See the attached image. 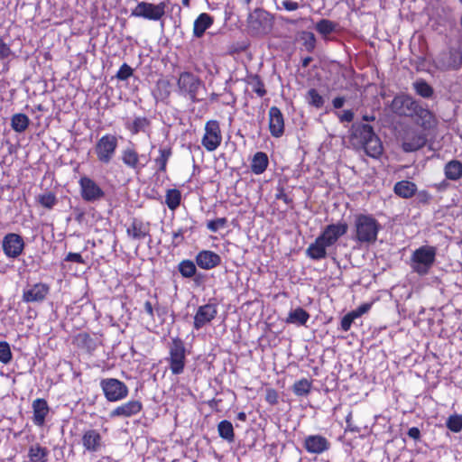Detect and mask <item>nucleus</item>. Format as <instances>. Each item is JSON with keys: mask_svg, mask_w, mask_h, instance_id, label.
Instances as JSON below:
<instances>
[{"mask_svg": "<svg viewBox=\"0 0 462 462\" xmlns=\"http://www.w3.org/2000/svg\"><path fill=\"white\" fill-rule=\"evenodd\" d=\"M352 129V136L356 142V144L362 148L368 156L378 158L383 153V143L371 125L355 124Z\"/></svg>", "mask_w": 462, "mask_h": 462, "instance_id": "1", "label": "nucleus"}, {"mask_svg": "<svg viewBox=\"0 0 462 462\" xmlns=\"http://www.w3.org/2000/svg\"><path fill=\"white\" fill-rule=\"evenodd\" d=\"M381 225L372 215L356 214L354 219L353 239L360 244H374Z\"/></svg>", "mask_w": 462, "mask_h": 462, "instance_id": "2", "label": "nucleus"}, {"mask_svg": "<svg viewBox=\"0 0 462 462\" xmlns=\"http://www.w3.org/2000/svg\"><path fill=\"white\" fill-rule=\"evenodd\" d=\"M437 255V248L432 245H421L414 250L410 258V267L420 276L430 273Z\"/></svg>", "mask_w": 462, "mask_h": 462, "instance_id": "3", "label": "nucleus"}, {"mask_svg": "<svg viewBox=\"0 0 462 462\" xmlns=\"http://www.w3.org/2000/svg\"><path fill=\"white\" fill-rule=\"evenodd\" d=\"M170 369L173 374H180L183 372L186 362V348L184 342L180 337H175L169 345Z\"/></svg>", "mask_w": 462, "mask_h": 462, "instance_id": "4", "label": "nucleus"}, {"mask_svg": "<svg viewBox=\"0 0 462 462\" xmlns=\"http://www.w3.org/2000/svg\"><path fill=\"white\" fill-rule=\"evenodd\" d=\"M179 93L182 96L188 97L193 103L198 102V92L203 86V82L191 72L180 73L178 82Z\"/></svg>", "mask_w": 462, "mask_h": 462, "instance_id": "5", "label": "nucleus"}, {"mask_svg": "<svg viewBox=\"0 0 462 462\" xmlns=\"http://www.w3.org/2000/svg\"><path fill=\"white\" fill-rule=\"evenodd\" d=\"M100 387L108 402H118L128 395V387L122 381L116 378H106L100 382Z\"/></svg>", "mask_w": 462, "mask_h": 462, "instance_id": "6", "label": "nucleus"}, {"mask_svg": "<svg viewBox=\"0 0 462 462\" xmlns=\"http://www.w3.org/2000/svg\"><path fill=\"white\" fill-rule=\"evenodd\" d=\"M118 145L117 137L114 134L103 135L96 143L95 152L97 160L107 164L113 159Z\"/></svg>", "mask_w": 462, "mask_h": 462, "instance_id": "7", "label": "nucleus"}, {"mask_svg": "<svg viewBox=\"0 0 462 462\" xmlns=\"http://www.w3.org/2000/svg\"><path fill=\"white\" fill-rule=\"evenodd\" d=\"M247 23L254 34H265L273 26L270 14L261 8L255 9L248 15Z\"/></svg>", "mask_w": 462, "mask_h": 462, "instance_id": "8", "label": "nucleus"}, {"mask_svg": "<svg viewBox=\"0 0 462 462\" xmlns=\"http://www.w3.org/2000/svg\"><path fill=\"white\" fill-rule=\"evenodd\" d=\"M419 102L409 95L401 94L394 97L390 109L400 116L413 117Z\"/></svg>", "mask_w": 462, "mask_h": 462, "instance_id": "9", "label": "nucleus"}, {"mask_svg": "<svg viewBox=\"0 0 462 462\" xmlns=\"http://www.w3.org/2000/svg\"><path fill=\"white\" fill-rule=\"evenodd\" d=\"M165 8L166 4L164 2H161L158 5L140 2L135 8L132 10L131 15L158 21L165 14Z\"/></svg>", "mask_w": 462, "mask_h": 462, "instance_id": "10", "label": "nucleus"}, {"mask_svg": "<svg viewBox=\"0 0 462 462\" xmlns=\"http://www.w3.org/2000/svg\"><path fill=\"white\" fill-rule=\"evenodd\" d=\"M222 135L219 124L216 120L208 121L205 125V134L202 138V145L208 152L215 151L221 143Z\"/></svg>", "mask_w": 462, "mask_h": 462, "instance_id": "11", "label": "nucleus"}, {"mask_svg": "<svg viewBox=\"0 0 462 462\" xmlns=\"http://www.w3.org/2000/svg\"><path fill=\"white\" fill-rule=\"evenodd\" d=\"M2 247L5 254L9 258H16L23 251L24 242L23 237L15 233H9L3 238Z\"/></svg>", "mask_w": 462, "mask_h": 462, "instance_id": "12", "label": "nucleus"}, {"mask_svg": "<svg viewBox=\"0 0 462 462\" xmlns=\"http://www.w3.org/2000/svg\"><path fill=\"white\" fill-rule=\"evenodd\" d=\"M435 65L441 70L457 69L462 65V54L457 50L442 52L436 58Z\"/></svg>", "mask_w": 462, "mask_h": 462, "instance_id": "13", "label": "nucleus"}, {"mask_svg": "<svg viewBox=\"0 0 462 462\" xmlns=\"http://www.w3.org/2000/svg\"><path fill=\"white\" fill-rule=\"evenodd\" d=\"M81 196L86 201H95L102 199L105 195L102 189L90 178L82 177L79 180Z\"/></svg>", "mask_w": 462, "mask_h": 462, "instance_id": "14", "label": "nucleus"}, {"mask_svg": "<svg viewBox=\"0 0 462 462\" xmlns=\"http://www.w3.org/2000/svg\"><path fill=\"white\" fill-rule=\"evenodd\" d=\"M126 234L134 240L141 241L146 237H149L151 240L150 224L148 222H143L141 219L134 218L126 228Z\"/></svg>", "mask_w": 462, "mask_h": 462, "instance_id": "15", "label": "nucleus"}, {"mask_svg": "<svg viewBox=\"0 0 462 462\" xmlns=\"http://www.w3.org/2000/svg\"><path fill=\"white\" fill-rule=\"evenodd\" d=\"M348 229L346 223L331 224L325 227L319 236L329 246L333 245L337 239L344 236Z\"/></svg>", "mask_w": 462, "mask_h": 462, "instance_id": "16", "label": "nucleus"}, {"mask_svg": "<svg viewBox=\"0 0 462 462\" xmlns=\"http://www.w3.org/2000/svg\"><path fill=\"white\" fill-rule=\"evenodd\" d=\"M269 129L273 137H281L284 133L283 115L277 106L269 109Z\"/></svg>", "mask_w": 462, "mask_h": 462, "instance_id": "17", "label": "nucleus"}, {"mask_svg": "<svg viewBox=\"0 0 462 462\" xmlns=\"http://www.w3.org/2000/svg\"><path fill=\"white\" fill-rule=\"evenodd\" d=\"M195 261L199 268L211 270L220 264L221 257L213 251L202 250L196 255Z\"/></svg>", "mask_w": 462, "mask_h": 462, "instance_id": "18", "label": "nucleus"}, {"mask_svg": "<svg viewBox=\"0 0 462 462\" xmlns=\"http://www.w3.org/2000/svg\"><path fill=\"white\" fill-rule=\"evenodd\" d=\"M143 405L141 402L133 400L129 401L110 411V418L121 417L128 418L141 411Z\"/></svg>", "mask_w": 462, "mask_h": 462, "instance_id": "19", "label": "nucleus"}, {"mask_svg": "<svg viewBox=\"0 0 462 462\" xmlns=\"http://www.w3.org/2000/svg\"><path fill=\"white\" fill-rule=\"evenodd\" d=\"M217 315V308L214 304H206L200 306L194 317V327L199 329L207 323L210 322Z\"/></svg>", "mask_w": 462, "mask_h": 462, "instance_id": "20", "label": "nucleus"}, {"mask_svg": "<svg viewBox=\"0 0 462 462\" xmlns=\"http://www.w3.org/2000/svg\"><path fill=\"white\" fill-rule=\"evenodd\" d=\"M304 447L312 454H321L330 447L328 439L320 435H311L305 439Z\"/></svg>", "mask_w": 462, "mask_h": 462, "instance_id": "21", "label": "nucleus"}, {"mask_svg": "<svg viewBox=\"0 0 462 462\" xmlns=\"http://www.w3.org/2000/svg\"><path fill=\"white\" fill-rule=\"evenodd\" d=\"M415 122L424 130H430L433 128L436 124V118L432 112L429 109L422 107L420 104L414 113Z\"/></svg>", "mask_w": 462, "mask_h": 462, "instance_id": "22", "label": "nucleus"}, {"mask_svg": "<svg viewBox=\"0 0 462 462\" xmlns=\"http://www.w3.org/2000/svg\"><path fill=\"white\" fill-rule=\"evenodd\" d=\"M49 292V287L43 283H37L23 291V300L26 302L42 301Z\"/></svg>", "mask_w": 462, "mask_h": 462, "instance_id": "23", "label": "nucleus"}, {"mask_svg": "<svg viewBox=\"0 0 462 462\" xmlns=\"http://www.w3.org/2000/svg\"><path fill=\"white\" fill-rule=\"evenodd\" d=\"M101 444V435L97 430H88L84 432L82 436V445L87 450L90 452H97L100 449Z\"/></svg>", "mask_w": 462, "mask_h": 462, "instance_id": "24", "label": "nucleus"}, {"mask_svg": "<svg viewBox=\"0 0 462 462\" xmlns=\"http://www.w3.org/2000/svg\"><path fill=\"white\" fill-rule=\"evenodd\" d=\"M33 410V423L37 426H42L45 422V418L49 413L50 408L46 400L38 398L32 402Z\"/></svg>", "mask_w": 462, "mask_h": 462, "instance_id": "25", "label": "nucleus"}, {"mask_svg": "<svg viewBox=\"0 0 462 462\" xmlns=\"http://www.w3.org/2000/svg\"><path fill=\"white\" fill-rule=\"evenodd\" d=\"M327 247L329 245L319 236L315 242L309 245L306 254L313 260L324 259L327 256Z\"/></svg>", "mask_w": 462, "mask_h": 462, "instance_id": "26", "label": "nucleus"}, {"mask_svg": "<svg viewBox=\"0 0 462 462\" xmlns=\"http://www.w3.org/2000/svg\"><path fill=\"white\" fill-rule=\"evenodd\" d=\"M121 159L125 165L139 172L144 164L140 163V156L138 152L131 147H127L122 152Z\"/></svg>", "mask_w": 462, "mask_h": 462, "instance_id": "27", "label": "nucleus"}, {"mask_svg": "<svg viewBox=\"0 0 462 462\" xmlns=\"http://www.w3.org/2000/svg\"><path fill=\"white\" fill-rule=\"evenodd\" d=\"M426 143V138L421 134H413L407 135L402 144V148L405 152H411L422 148Z\"/></svg>", "mask_w": 462, "mask_h": 462, "instance_id": "28", "label": "nucleus"}, {"mask_svg": "<svg viewBox=\"0 0 462 462\" xmlns=\"http://www.w3.org/2000/svg\"><path fill=\"white\" fill-rule=\"evenodd\" d=\"M393 190L399 197L410 199L416 194L417 186L410 180H401L395 183Z\"/></svg>", "mask_w": 462, "mask_h": 462, "instance_id": "29", "label": "nucleus"}, {"mask_svg": "<svg viewBox=\"0 0 462 462\" xmlns=\"http://www.w3.org/2000/svg\"><path fill=\"white\" fill-rule=\"evenodd\" d=\"M213 23V18L206 13L200 14L194 22L193 33L197 38H200L206 30Z\"/></svg>", "mask_w": 462, "mask_h": 462, "instance_id": "30", "label": "nucleus"}, {"mask_svg": "<svg viewBox=\"0 0 462 462\" xmlns=\"http://www.w3.org/2000/svg\"><path fill=\"white\" fill-rule=\"evenodd\" d=\"M310 319V314L300 307L296 308L289 312L288 317L285 319L286 323L305 325Z\"/></svg>", "mask_w": 462, "mask_h": 462, "instance_id": "31", "label": "nucleus"}, {"mask_svg": "<svg viewBox=\"0 0 462 462\" xmlns=\"http://www.w3.org/2000/svg\"><path fill=\"white\" fill-rule=\"evenodd\" d=\"M49 450L40 444L32 445L28 451V457L31 462H47Z\"/></svg>", "mask_w": 462, "mask_h": 462, "instance_id": "32", "label": "nucleus"}, {"mask_svg": "<svg viewBox=\"0 0 462 462\" xmlns=\"http://www.w3.org/2000/svg\"><path fill=\"white\" fill-rule=\"evenodd\" d=\"M444 171L448 180H457L462 177V162L452 160L445 165Z\"/></svg>", "mask_w": 462, "mask_h": 462, "instance_id": "33", "label": "nucleus"}, {"mask_svg": "<svg viewBox=\"0 0 462 462\" xmlns=\"http://www.w3.org/2000/svg\"><path fill=\"white\" fill-rule=\"evenodd\" d=\"M269 163L268 156L263 152H258L254 154L252 163L251 171L254 174H262L267 168Z\"/></svg>", "mask_w": 462, "mask_h": 462, "instance_id": "34", "label": "nucleus"}, {"mask_svg": "<svg viewBox=\"0 0 462 462\" xmlns=\"http://www.w3.org/2000/svg\"><path fill=\"white\" fill-rule=\"evenodd\" d=\"M412 88L415 93L423 98H430L434 95L433 88L422 79L414 81L412 83Z\"/></svg>", "mask_w": 462, "mask_h": 462, "instance_id": "35", "label": "nucleus"}, {"mask_svg": "<svg viewBox=\"0 0 462 462\" xmlns=\"http://www.w3.org/2000/svg\"><path fill=\"white\" fill-rule=\"evenodd\" d=\"M219 436L228 443L235 441V432L232 423L229 420H221L217 425Z\"/></svg>", "mask_w": 462, "mask_h": 462, "instance_id": "36", "label": "nucleus"}, {"mask_svg": "<svg viewBox=\"0 0 462 462\" xmlns=\"http://www.w3.org/2000/svg\"><path fill=\"white\" fill-rule=\"evenodd\" d=\"M30 124V119L25 114H15L11 118V126L17 133L24 132Z\"/></svg>", "mask_w": 462, "mask_h": 462, "instance_id": "37", "label": "nucleus"}, {"mask_svg": "<svg viewBox=\"0 0 462 462\" xmlns=\"http://www.w3.org/2000/svg\"><path fill=\"white\" fill-rule=\"evenodd\" d=\"M181 194L179 189H168L165 197V203L171 210H175L180 204Z\"/></svg>", "mask_w": 462, "mask_h": 462, "instance_id": "38", "label": "nucleus"}, {"mask_svg": "<svg viewBox=\"0 0 462 462\" xmlns=\"http://www.w3.org/2000/svg\"><path fill=\"white\" fill-rule=\"evenodd\" d=\"M178 270L184 278H191L196 274V264L190 260H182L179 265Z\"/></svg>", "mask_w": 462, "mask_h": 462, "instance_id": "39", "label": "nucleus"}, {"mask_svg": "<svg viewBox=\"0 0 462 462\" xmlns=\"http://www.w3.org/2000/svg\"><path fill=\"white\" fill-rule=\"evenodd\" d=\"M311 388V383L308 379H301L294 383L292 386L293 393L298 396L307 395Z\"/></svg>", "mask_w": 462, "mask_h": 462, "instance_id": "40", "label": "nucleus"}, {"mask_svg": "<svg viewBox=\"0 0 462 462\" xmlns=\"http://www.w3.org/2000/svg\"><path fill=\"white\" fill-rule=\"evenodd\" d=\"M150 126V121L146 117H135L132 125L129 128L133 134L140 132H146Z\"/></svg>", "mask_w": 462, "mask_h": 462, "instance_id": "41", "label": "nucleus"}, {"mask_svg": "<svg viewBox=\"0 0 462 462\" xmlns=\"http://www.w3.org/2000/svg\"><path fill=\"white\" fill-rule=\"evenodd\" d=\"M316 30L322 35L330 34L336 29V23L328 19H321L316 23Z\"/></svg>", "mask_w": 462, "mask_h": 462, "instance_id": "42", "label": "nucleus"}, {"mask_svg": "<svg viewBox=\"0 0 462 462\" xmlns=\"http://www.w3.org/2000/svg\"><path fill=\"white\" fill-rule=\"evenodd\" d=\"M248 84L251 86L252 90L259 97H263L266 94L264 85L258 75H254L249 78Z\"/></svg>", "mask_w": 462, "mask_h": 462, "instance_id": "43", "label": "nucleus"}, {"mask_svg": "<svg viewBox=\"0 0 462 462\" xmlns=\"http://www.w3.org/2000/svg\"><path fill=\"white\" fill-rule=\"evenodd\" d=\"M308 103L317 108H320L324 104V98L315 88H310L306 95Z\"/></svg>", "mask_w": 462, "mask_h": 462, "instance_id": "44", "label": "nucleus"}, {"mask_svg": "<svg viewBox=\"0 0 462 462\" xmlns=\"http://www.w3.org/2000/svg\"><path fill=\"white\" fill-rule=\"evenodd\" d=\"M300 39L303 42L305 50L309 52H312L316 46V38L314 33L304 31L300 34Z\"/></svg>", "mask_w": 462, "mask_h": 462, "instance_id": "45", "label": "nucleus"}, {"mask_svg": "<svg viewBox=\"0 0 462 462\" xmlns=\"http://www.w3.org/2000/svg\"><path fill=\"white\" fill-rule=\"evenodd\" d=\"M37 201L46 208H52L57 203V199L52 192H47L42 195H39L37 198Z\"/></svg>", "mask_w": 462, "mask_h": 462, "instance_id": "46", "label": "nucleus"}, {"mask_svg": "<svg viewBox=\"0 0 462 462\" xmlns=\"http://www.w3.org/2000/svg\"><path fill=\"white\" fill-rule=\"evenodd\" d=\"M446 424L451 431L459 432L462 430V415L449 416Z\"/></svg>", "mask_w": 462, "mask_h": 462, "instance_id": "47", "label": "nucleus"}, {"mask_svg": "<svg viewBox=\"0 0 462 462\" xmlns=\"http://www.w3.org/2000/svg\"><path fill=\"white\" fill-rule=\"evenodd\" d=\"M171 155V149H161L160 150V156L155 159L156 164L159 165L160 171H165L167 162Z\"/></svg>", "mask_w": 462, "mask_h": 462, "instance_id": "48", "label": "nucleus"}, {"mask_svg": "<svg viewBox=\"0 0 462 462\" xmlns=\"http://www.w3.org/2000/svg\"><path fill=\"white\" fill-rule=\"evenodd\" d=\"M12 360V352L7 342H0V361L8 364Z\"/></svg>", "mask_w": 462, "mask_h": 462, "instance_id": "49", "label": "nucleus"}, {"mask_svg": "<svg viewBox=\"0 0 462 462\" xmlns=\"http://www.w3.org/2000/svg\"><path fill=\"white\" fill-rule=\"evenodd\" d=\"M227 219L226 217H219L215 220L208 221L207 224L208 229L211 232H217L218 229L226 226Z\"/></svg>", "mask_w": 462, "mask_h": 462, "instance_id": "50", "label": "nucleus"}, {"mask_svg": "<svg viewBox=\"0 0 462 462\" xmlns=\"http://www.w3.org/2000/svg\"><path fill=\"white\" fill-rule=\"evenodd\" d=\"M133 75V69L127 65L126 63H124L119 70L116 73V78L119 80H125L128 78H130Z\"/></svg>", "mask_w": 462, "mask_h": 462, "instance_id": "51", "label": "nucleus"}, {"mask_svg": "<svg viewBox=\"0 0 462 462\" xmlns=\"http://www.w3.org/2000/svg\"><path fill=\"white\" fill-rule=\"evenodd\" d=\"M356 318L354 316L352 311L348 312L346 315H345L341 319V328L344 331H348L351 328L352 323Z\"/></svg>", "mask_w": 462, "mask_h": 462, "instance_id": "52", "label": "nucleus"}, {"mask_svg": "<svg viewBox=\"0 0 462 462\" xmlns=\"http://www.w3.org/2000/svg\"><path fill=\"white\" fill-rule=\"evenodd\" d=\"M158 90L162 98L168 97L170 95V83L167 80H159L157 83Z\"/></svg>", "mask_w": 462, "mask_h": 462, "instance_id": "53", "label": "nucleus"}, {"mask_svg": "<svg viewBox=\"0 0 462 462\" xmlns=\"http://www.w3.org/2000/svg\"><path fill=\"white\" fill-rule=\"evenodd\" d=\"M13 54L10 47L0 38V59L5 60Z\"/></svg>", "mask_w": 462, "mask_h": 462, "instance_id": "54", "label": "nucleus"}, {"mask_svg": "<svg viewBox=\"0 0 462 462\" xmlns=\"http://www.w3.org/2000/svg\"><path fill=\"white\" fill-rule=\"evenodd\" d=\"M371 307H372V303H364V304L360 305L358 308H356V310H352V313L357 319V318L361 317L362 315L365 314L366 312H368L370 310Z\"/></svg>", "mask_w": 462, "mask_h": 462, "instance_id": "55", "label": "nucleus"}, {"mask_svg": "<svg viewBox=\"0 0 462 462\" xmlns=\"http://www.w3.org/2000/svg\"><path fill=\"white\" fill-rule=\"evenodd\" d=\"M416 199L420 204H428L431 199V195L427 190H420L417 193Z\"/></svg>", "mask_w": 462, "mask_h": 462, "instance_id": "56", "label": "nucleus"}, {"mask_svg": "<svg viewBox=\"0 0 462 462\" xmlns=\"http://www.w3.org/2000/svg\"><path fill=\"white\" fill-rule=\"evenodd\" d=\"M346 427L345 430L346 431H350V432H355V433H357L360 431V429L352 423V412L351 411L346 417Z\"/></svg>", "mask_w": 462, "mask_h": 462, "instance_id": "57", "label": "nucleus"}, {"mask_svg": "<svg viewBox=\"0 0 462 462\" xmlns=\"http://www.w3.org/2000/svg\"><path fill=\"white\" fill-rule=\"evenodd\" d=\"M65 261L75 262V263H85L81 254L79 253H69L65 258Z\"/></svg>", "mask_w": 462, "mask_h": 462, "instance_id": "58", "label": "nucleus"}, {"mask_svg": "<svg viewBox=\"0 0 462 462\" xmlns=\"http://www.w3.org/2000/svg\"><path fill=\"white\" fill-rule=\"evenodd\" d=\"M184 230L182 228H180L176 232L173 233L172 238H173V244L174 245H180L183 239H184Z\"/></svg>", "mask_w": 462, "mask_h": 462, "instance_id": "59", "label": "nucleus"}, {"mask_svg": "<svg viewBox=\"0 0 462 462\" xmlns=\"http://www.w3.org/2000/svg\"><path fill=\"white\" fill-rule=\"evenodd\" d=\"M265 399L269 403L275 404L277 402V399H278L276 391L273 389L267 390Z\"/></svg>", "mask_w": 462, "mask_h": 462, "instance_id": "60", "label": "nucleus"}, {"mask_svg": "<svg viewBox=\"0 0 462 462\" xmlns=\"http://www.w3.org/2000/svg\"><path fill=\"white\" fill-rule=\"evenodd\" d=\"M282 5L287 11H295L299 8V4L291 0H283Z\"/></svg>", "mask_w": 462, "mask_h": 462, "instance_id": "61", "label": "nucleus"}, {"mask_svg": "<svg viewBox=\"0 0 462 462\" xmlns=\"http://www.w3.org/2000/svg\"><path fill=\"white\" fill-rule=\"evenodd\" d=\"M340 122H352L354 119V113L351 110H345L339 116Z\"/></svg>", "mask_w": 462, "mask_h": 462, "instance_id": "62", "label": "nucleus"}, {"mask_svg": "<svg viewBox=\"0 0 462 462\" xmlns=\"http://www.w3.org/2000/svg\"><path fill=\"white\" fill-rule=\"evenodd\" d=\"M408 436L415 440L420 439V431L417 427H412L409 429L408 430Z\"/></svg>", "mask_w": 462, "mask_h": 462, "instance_id": "63", "label": "nucleus"}, {"mask_svg": "<svg viewBox=\"0 0 462 462\" xmlns=\"http://www.w3.org/2000/svg\"><path fill=\"white\" fill-rule=\"evenodd\" d=\"M275 198H276L277 199H281V200H282V201H283V202H285L286 204H290V203L291 202V199L288 197V195H287V194H285V193L283 192V190H282V189H281V190L279 191V193H277V194L275 195Z\"/></svg>", "mask_w": 462, "mask_h": 462, "instance_id": "64", "label": "nucleus"}]
</instances>
